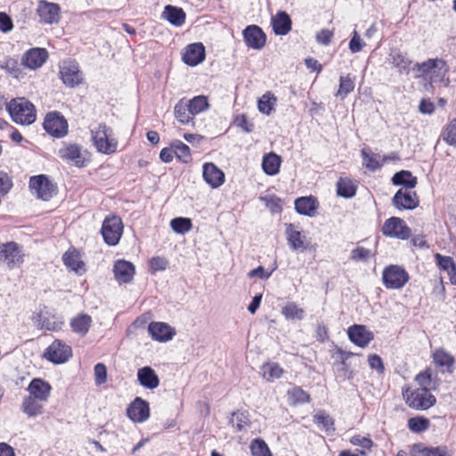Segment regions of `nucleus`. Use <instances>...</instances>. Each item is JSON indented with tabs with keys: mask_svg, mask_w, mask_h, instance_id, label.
I'll list each match as a JSON object with an SVG mask.
<instances>
[{
	"mask_svg": "<svg viewBox=\"0 0 456 456\" xmlns=\"http://www.w3.org/2000/svg\"><path fill=\"white\" fill-rule=\"evenodd\" d=\"M91 142L96 151L102 155H112L118 148V140L113 128L106 124H99L91 130Z\"/></svg>",
	"mask_w": 456,
	"mask_h": 456,
	"instance_id": "nucleus-1",
	"label": "nucleus"
},
{
	"mask_svg": "<svg viewBox=\"0 0 456 456\" xmlns=\"http://www.w3.org/2000/svg\"><path fill=\"white\" fill-rule=\"evenodd\" d=\"M209 108L208 99L205 95L195 96L189 101L180 100L174 108L175 118L183 125L193 124V116L206 111Z\"/></svg>",
	"mask_w": 456,
	"mask_h": 456,
	"instance_id": "nucleus-2",
	"label": "nucleus"
},
{
	"mask_svg": "<svg viewBox=\"0 0 456 456\" xmlns=\"http://www.w3.org/2000/svg\"><path fill=\"white\" fill-rule=\"evenodd\" d=\"M52 392V386L45 379H34L30 381V416L43 412V403H45Z\"/></svg>",
	"mask_w": 456,
	"mask_h": 456,
	"instance_id": "nucleus-3",
	"label": "nucleus"
},
{
	"mask_svg": "<svg viewBox=\"0 0 456 456\" xmlns=\"http://www.w3.org/2000/svg\"><path fill=\"white\" fill-rule=\"evenodd\" d=\"M58 156L68 164L78 168L86 167L91 161V153L77 143H65L58 151Z\"/></svg>",
	"mask_w": 456,
	"mask_h": 456,
	"instance_id": "nucleus-4",
	"label": "nucleus"
},
{
	"mask_svg": "<svg viewBox=\"0 0 456 456\" xmlns=\"http://www.w3.org/2000/svg\"><path fill=\"white\" fill-rule=\"evenodd\" d=\"M405 403L414 410H428L436 403L435 396L428 387H407L403 391Z\"/></svg>",
	"mask_w": 456,
	"mask_h": 456,
	"instance_id": "nucleus-5",
	"label": "nucleus"
},
{
	"mask_svg": "<svg viewBox=\"0 0 456 456\" xmlns=\"http://www.w3.org/2000/svg\"><path fill=\"white\" fill-rule=\"evenodd\" d=\"M59 77L70 88L77 87L84 82V75L78 63L74 60H64L59 66Z\"/></svg>",
	"mask_w": 456,
	"mask_h": 456,
	"instance_id": "nucleus-6",
	"label": "nucleus"
},
{
	"mask_svg": "<svg viewBox=\"0 0 456 456\" xmlns=\"http://www.w3.org/2000/svg\"><path fill=\"white\" fill-rule=\"evenodd\" d=\"M30 193L48 202L57 194V186L45 175H35L30 177Z\"/></svg>",
	"mask_w": 456,
	"mask_h": 456,
	"instance_id": "nucleus-7",
	"label": "nucleus"
},
{
	"mask_svg": "<svg viewBox=\"0 0 456 456\" xmlns=\"http://www.w3.org/2000/svg\"><path fill=\"white\" fill-rule=\"evenodd\" d=\"M36 16L44 25H55L61 20V10L58 4L40 0L36 8Z\"/></svg>",
	"mask_w": 456,
	"mask_h": 456,
	"instance_id": "nucleus-8",
	"label": "nucleus"
},
{
	"mask_svg": "<svg viewBox=\"0 0 456 456\" xmlns=\"http://www.w3.org/2000/svg\"><path fill=\"white\" fill-rule=\"evenodd\" d=\"M24 261L20 245L14 241L0 243V264L9 269L19 266Z\"/></svg>",
	"mask_w": 456,
	"mask_h": 456,
	"instance_id": "nucleus-9",
	"label": "nucleus"
},
{
	"mask_svg": "<svg viewBox=\"0 0 456 456\" xmlns=\"http://www.w3.org/2000/svg\"><path fill=\"white\" fill-rule=\"evenodd\" d=\"M416 67L422 76L433 82L443 80L447 73L446 64L441 59H429Z\"/></svg>",
	"mask_w": 456,
	"mask_h": 456,
	"instance_id": "nucleus-10",
	"label": "nucleus"
},
{
	"mask_svg": "<svg viewBox=\"0 0 456 456\" xmlns=\"http://www.w3.org/2000/svg\"><path fill=\"white\" fill-rule=\"evenodd\" d=\"M382 233L386 237L407 240L410 238L411 232L403 219L394 216L385 221L382 226Z\"/></svg>",
	"mask_w": 456,
	"mask_h": 456,
	"instance_id": "nucleus-11",
	"label": "nucleus"
},
{
	"mask_svg": "<svg viewBox=\"0 0 456 456\" xmlns=\"http://www.w3.org/2000/svg\"><path fill=\"white\" fill-rule=\"evenodd\" d=\"M123 224L119 217H107L102 226V234L105 242L110 246L117 245L121 238Z\"/></svg>",
	"mask_w": 456,
	"mask_h": 456,
	"instance_id": "nucleus-12",
	"label": "nucleus"
},
{
	"mask_svg": "<svg viewBox=\"0 0 456 456\" xmlns=\"http://www.w3.org/2000/svg\"><path fill=\"white\" fill-rule=\"evenodd\" d=\"M45 131L53 137L61 138L68 134V122L57 112H50L44 122Z\"/></svg>",
	"mask_w": 456,
	"mask_h": 456,
	"instance_id": "nucleus-13",
	"label": "nucleus"
},
{
	"mask_svg": "<svg viewBox=\"0 0 456 456\" xmlns=\"http://www.w3.org/2000/svg\"><path fill=\"white\" fill-rule=\"evenodd\" d=\"M71 355L72 350L70 346L59 340L53 341L44 353V357L55 364L66 362Z\"/></svg>",
	"mask_w": 456,
	"mask_h": 456,
	"instance_id": "nucleus-14",
	"label": "nucleus"
},
{
	"mask_svg": "<svg viewBox=\"0 0 456 456\" xmlns=\"http://www.w3.org/2000/svg\"><path fill=\"white\" fill-rule=\"evenodd\" d=\"M151 415L149 403L141 397L134 399L126 408V416L134 423H142Z\"/></svg>",
	"mask_w": 456,
	"mask_h": 456,
	"instance_id": "nucleus-15",
	"label": "nucleus"
},
{
	"mask_svg": "<svg viewBox=\"0 0 456 456\" xmlns=\"http://www.w3.org/2000/svg\"><path fill=\"white\" fill-rule=\"evenodd\" d=\"M408 280L407 273L395 265L389 266L383 272V281L387 289H401L407 283Z\"/></svg>",
	"mask_w": 456,
	"mask_h": 456,
	"instance_id": "nucleus-16",
	"label": "nucleus"
},
{
	"mask_svg": "<svg viewBox=\"0 0 456 456\" xmlns=\"http://www.w3.org/2000/svg\"><path fill=\"white\" fill-rule=\"evenodd\" d=\"M7 110L15 123L28 125V100L24 97L12 100Z\"/></svg>",
	"mask_w": 456,
	"mask_h": 456,
	"instance_id": "nucleus-17",
	"label": "nucleus"
},
{
	"mask_svg": "<svg viewBox=\"0 0 456 456\" xmlns=\"http://www.w3.org/2000/svg\"><path fill=\"white\" fill-rule=\"evenodd\" d=\"M287 241L291 249L295 251H304L307 248L308 241L304 234L297 226L292 224H287L285 228Z\"/></svg>",
	"mask_w": 456,
	"mask_h": 456,
	"instance_id": "nucleus-18",
	"label": "nucleus"
},
{
	"mask_svg": "<svg viewBox=\"0 0 456 456\" xmlns=\"http://www.w3.org/2000/svg\"><path fill=\"white\" fill-rule=\"evenodd\" d=\"M62 260L67 268L77 275H83L86 272V263L79 250L75 248H69L62 256Z\"/></svg>",
	"mask_w": 456,
	"mask_h": 456,
	"instance_id": "nucleus-19",
	"label": "nucleus"
},
{
	"mask_svg": "<svg viewBox=\"0 0 456 456\" xmlns=\"http://www.w3.org/2000/svg\"><path fill=\"white\" fill-rule=\"evenodd\" d=\"M148 332L152 339L165 343L171 340L175 335V330L169 324L162 322H152L148 326Z\"/></svg>",
	"mask_w": 456,
	"mask_h": 456,
	"instance_id": "nucleus-20",
	"label": "nucleus"
},
{
	"mask_svg": "<svg viewBox=\"0 0 456 456\" xmlns=\"http://www.w3.org/2000/svg\"><path fill=\"white\" fill-rule=\"evenodd\" d=\"M113 273L115 280L119 283H129L135 275V267L134 264L127 260H118L113 265Z\"/></svg>",
	"mask_w": 456,
	"mask_h": 456,
	"instance_id": "nucleus-21",
	"label": "nucleus"
},
{
	"mask_svg": "<svg viewBox=\"0 0 456 456\" xmlns=\"http://www.w3.org/2000/svg\"><path fill=\"white\" fill-rule=\"evenodd\" d=\"M202 175L204 181L212 188L221 187L225 181L224 173L214 163H206L202 167Z\"/></svg>",
	"mask_w": 456,
	"mask_h": 456,
	"instance_id": "nucleus-22",
	"label": "nucleus"
},
{
	"mask_svg": "<svg viewBox=\"0 0 456 456\" xmlns=\"http://www.w3.org/2000/svg\"><path fill=\"white\" fill-rule=\"evenodd\" d=\"M206 57L205 47L201 43L187 45L183 52V61L189 66L194 67L201 63Z\"/></svg>",
	"mask_w": 456,
	"mask_h": 456,
	"instance_id": "nucleus-23",
	"label": "nucleus"
},
{
	"mask_svg": "<svg viewBox=\"0 0 456 456\" xmlns=\"http://www.w3.org/2000/svg\"><path fill=\"white\" fill-rule=\"evenodd\" d=\"M247 45L252 49H261L265 45V35L257 26H248L243 31Z\"/></svg>",
	"mask_w": 456,
	"mask_h": 456,
	"instance_id": "nucleus-24",
	"label": "nucleus"
},
{
	"mask_svg": "<svg viewBox=\"0 0 456 456\" xmlns=\"http://www.w3.org/2000/svg\"><path fill=\"white\" fill-rule=\"evenodd\" d=\"M347 334L350 340L360 347L366 346L373 339V334L363 325L351 326Z\"/></svg>",
	"mask_w": 456,
	"mask_h": 456,
	"instance_id": "nucleus-25",
	"label": "nucleus"
},
{
	"mask_svg": "<svg viewBox=\"0 0 456 456\" xmlns=\"http://www.w3.org/2000/svg\"><path fill=\"white\" fill-rule=\"evenodd\" d=\"M393 202L399 209H414L418 204V197L414 191L399 190L394 196Z\"/></svg>",
	"mask_w": 456,
	"mask_h": 456,
	"instance_id": "nucleus-26",
	"label": "nucleus"
},
{
	"mask_svg": "<svg viewBox=\"0 0 456 456\" xmlns=\"http://www.w3.org/2000/svg\"><path fill=\"white\" fill-rule=\"evenodd\" d=\"M137 380L142 387L150 390L157 388L159 385L158 374L150 366L140 368L137 370Z\"/></svg>",
	"mask_w": 456,
	"mask_h": 456,
	"instance_id": "nucleus-27",
	"label": "nucleus"
},
{
	"mask_svg": "<svg viewBox=\"0 0 456 456\" xmlns=\"http://www.w3.org/2000/svg\"><path fill=\"white\" fill-rule=\"evenodd\" d=\"M318 208V200L314 196L300 197L295 200V209L299 215L313 217Z\"/></svg>",
	"mask_w": 456,
	"mask_h": 456,
	"instance_id": "nucleus-28",
	"label": "nucleus"
},
{
	"mask_svg": "<svg viewBox=\"0 0 456 456\" xmlns=\"http://www.w3.org/2000/svg\"><path fill=\"white\" fill-rule=\"evenodd\" d=\"M435 258L438 267L447 273L451 283L456 285V265L453 259L439 253L435 254Z\"/></svg>",
	"mask_w": 456,
	"mask_h": 456,
	"instance_id": "nucleus-29",
	"label": "nucleus"
},
{
	"mask_svg": "<svg viewBox=\"0 0 456 456\" xmlns=\"http://www.w3.org/2000/svg\"><path fill=\"white\" fill-rule=\"evenodd\" d=\"M273 28L277 35H286L291 29V20L285 12H277L272 19Z\"/></svg>",
	"mask_w": 456,
	"mask_h": 456,
	"instance_id": "nucleus-30",
	"label": "nucleus"
},
{
	"mask_svg": "<svg viewBox=\"0 0 456 456\" xmlns=\"http://www.w3.org/2000/svg\"><path fill=\"white\" fill-rule=\"evenodd\" d=\"M281 159L279 155L269 152L262 159L263 171L268 175H275L280 172Z\"/></svg>",
	"mask_w": 456,
	"mask_h": 456,
	"instance_id": "nucleus-31",
	"label": "nucleus"
},
{
	"mask_svg": "<svg viewBox=\"0 0 456 456\" xmlns=\"http://www.w3.org/2000/svg\"><path fill=\"white\" fill-rule=\"evenodd\" d=\"M163 18L175 26H181L184 22L185 13L181 8L167 5L162 14Z\"/></svg>",
	"mask_w": 456,
	"mask_h": 456,
	"instance_id": "nucleus-32",
	"label": "nucleus"
},
{
	"mask_svg": "<svg viewBox=\"0 0 456 456\" xmlns=\"http://www.w3.org/2000/svg\"><path fill=\"white\" fill-rule=\"evenodd\" d=\"M392 181L394 184L403 185L407 189H412L417 184V178L410 171H400L394 175Z\"/></svg>",
	"mask_w": 456,
	"mask_h": 456,
	"instance_id": "nucleus-33",
	"label": "nucleus"
},
{
	"mask_svg": "<svg viewBox=\"0 0 456 456\" xmlns=\"http://www.w3.org/2000/svg\"><path fill=\"white\" fill-rule=\"evenodd\" d=\"M49 54L45 48L36 47L30 49V69L42 67L48 60Z\"/></svg>",
	"mask_w": 456,
	"mask_h": 456,
	"instance_id": "nucleus-34",
	"label": "nucleus"
},
{
	"mask_svg": "<svg viewBox=\"0 0 456 456\" xmlns=\"http://www.w3.org/2000/svg\"><path fill=\"white\" fill-rule=\"evenodd\" d=\"M276 102L277 99L273 94L266 93L258 100V110L265 115H270L274 109Z\"/></svg>",
	"mask_w": 456,
	"mask_h": 456,
	"instance_id": "nucleus-35",
	"label": "nucleus"
},
{
	"mask_svg": "<svg viewBox=\"0 0 456 456\" xmlns=\"http://www.w3.org/2000/svg\"><path fill=\"white\" fill-rule=\"evenodd\" d=\"M172 231L177 234H184L192 229V222L187 217H175L170 221Z\"/></svg>",
	"mask_w": 456,
	"mask_h": 456,
	"instance_id": "nucleus-36",
	"label": "nucleus"
},
{
	"mask_svg": "<svg viewBox=\"0 0 456 456\" xmlns=\"http://www.w3.org/2000/svg\"><path fill=\"white\" fill-rule=\"evenodd\" d=\"M288 402L291 405H297L300 403H308L310 401V395L299 387H294L287 393Z\"/></svg>",
	"mask_w": 456,
	"mask_h": 456,
	"instance_id": "nucleus-37",
	"label": "nucleus"
},
{
	"mask_svg": "<svg viewBox=\"0 0 456 456\" xmlns=\"http://www.w3.org/2000/svg\"><path fill=\"white\" fill-rule=\"evenodd\" d=\"M338 195L344 198H351L355 194V186L348 178H340L337 183Z\"/></svg>",
	"mask_w": 456,
	"mask_h": 456,
	"instance_id": "nucleus-38",
	"label": "nucleus"
},
{
	"mask_svg": "<svg viewBox=\"0 0 456 456\" xmlns=\"http://www.w3.org/2000/svg\"><path fill=\"white\" fill-rule=\"evenodd\" d=\"M91 317L86 314H80L75 317L71 322V326L74 331L81 334H86L91 326Z\"/></svg>",
	"mask_w": 456,
	"mask_h": 456,
	"instance_id": "nucleus-39",
	"label": "nucleus"
},
{
	"mask_svg": "<svg viewBox=\"0 0 456 456\" xmlns=\"http://www.w3.org/2000/svg\"><path fill=\"white\" fill-rule=\"evenodd\" d=\"M263 377L266 380L280 379L283 375L282 368L277 363H265L262 366Z\"/></svg>",
	"mask_w": 456,
	"mask_h": 456,
	"instance_id": "nucleus-40",
	"label": "nucleus"
},
{
	"mask_svg": "<svg viewBox=\"0 0 456 456\" xmlns=\"http://www.w3.org/2000/svg\"><path fill=\"white\" fill-rule=\"evenodd\" d=\"M304 313V310L294 303H289L281 309V314L287 320H302Z\"/></svg>",
	"mask_w": 456,
	"mask_h": 456,
	"instance_id": "nucleus-41",
	"label": "nucleus"
},
{
	"mask_svg": "<svg viewBox=\"0 0 456 456\" xmlns=\"http://www.w3.org/2000/svg\"><path fill=\"white\" fill-rule=\"evenodd\" d=\"M252 456H273L267 444L260 438L254 439L250 444Z\"/></svg>",
	"mask_w": 456,
	"mask_h": 456,
	"instance_id": "nucleus-42",
	"label": "nucleus"
},
{
	"mask_svg": "<svg viewBox=\"0 0 456 456\" xmlns=\"http://www.w3.org/2000/svg\"><path fill=\"white\" fill-rule=\"evenodd\" d=\"M433 359L437 366L445 367L447 370H450L454 362L453 357L442 349L436 350L434 353Z\"/></svg>",
	"mask_w": 456,
	"mask_h": 456,
	"instance_id": "nucleus-43",
	"label": "nucleus"
},
{
	"mask_svg": "<svg viewBox=\"0 0 456 456\" xmlns=\"http://www.w3.org/2000/svg\"><path fill=\"white\" fill-rule=\"evenodd\" d=\"M442 137L448 145L456 147V118L446 125Z\"/></svg>",
	"mask_w": 456,
	"mask_h": 456,
	"instance_id": "nucleus-44",
	"label": "nucleus"
},
{
	"mask_svg": "<svg viewBox=\"0 0 456 456\" xmlns=\"http://www.w3.org/2000/svg\"><path fill=\"white\" fill-rule=\"evenodd\" d=\"M172 148H174L175 155L181 161L187 163L191 159L190 148L182 142L181 141H175L172 143Z\"/></svg>",
	"mask_w": 456,
	"mask_h": 456,
	"instance_id": "nucleus-45",
	"label": "nucleus"
},
{
	"mask_svg": "<svg viewBox=\"0 0 456 456\" xmlns=\"http://www.w3.org/2000/svg\"><path fill=\"white\" fill-rule=\"evenodd\" d=\"M429 427V420L424 417H414L408 420V428L414 433H420Z\"/></svg>",
	"mask_w": 456,
	"mask_h": 456,
	"instance_id": "nucleus-46",
	"label": "nucleus"
},
{
	"mask_svg": "<svg viewBox=\"0 0 456 456\" xmlns=\"http://www.w3.org/2000/svg\"><path fill=\"white\" fill-rule=\"evenodd\" d=\"M314 420L319 426H322L327 433H331L335 429L332 419L324 412H318L314 415Z\"/></svg>",
	"mask_w": 456,
	"mask_h": 456,
	"instance_id": "nucleus-47",
	"label": "nucleus"
},
{
	"mask_svg": "<svg viewBox=\"0 0 456 456\" xmlns=\"http://www.w3.org/2000/svg\"><path fill=\"white\" fill-rule=\"evenodd\" d=\"M354 88V85L353 80L349 77H341L339 88L337 92V96L340 98H345L349 93H351Z\"/></svg>",
	"mask_w": 456,
	"mask_h": 456,
	"instance_id": "nucleus-48",
	"label": "nucleus"
},
{
	"mask_svg": "<svg viewBox=\"0 0 456 456\" xmlns=\"http://www.w3.org/2000/svg\"><path fill=\"white\" fill-rule=\"evenodd\" d=\"M231 422L237 431H242L249 426L248 416L244 412H234Z\"/></svg>",
	"mask_w": 456,
	"mask_h": 456,
	"instance_id": "nucleus-49",
	"label": "nucleus"
},
{
	"mask_svg": "<svg viewBox=\"0 0 456 456\" xmlns=\"http://www.w3.org/2000/svg\"><path fill=\"white\" fill-rule=\"evenodd\" d=\"M168 261L164 256H154L149 261V268L151 273L162 272L167 267Z\"/></svg>",
	"mask_w": 456,
	"mask_h": 456,
	"instance_id": "nucleus-50",
	"label": "nucleus"
},
{
	"mask_svg": "<svg viewBox=\"0 0 456 456\" xmlns=\"http://www.w3.org/2000/svg\"><path fill=\"white\" fill-rule=\"evenodd\" d=\"M94 379L96 385H102L107 380V368L103 363H97L94 366Z\"/></svg>",
	"mask_w": 456,
	"mask_h": 456,
	"instance_id": "nucleus-51",
	"label": "nucleus"
},
{
	"mask_svg": "<svg viewBox=\"0 0 456 456\" xmlns=\"http://www.w3.org/2000/svg\"><path fill=\"white\" fill-rule=\"evenodd\" d=\"M12 187V179L4 172H0V194L6 195Z\"/></svg>",
	"mask_w": 456,
	"mask_h": 456,
	"instance_id": "nucleus-52",
	"label": "nucleus"
},
{
	"mask_svg": "<svg viewBox=\"0 0 456 456\" xmlns=\"http://www.w3.org/2000/svg\"><path fill=\"white\" fill-rule=\"evenodd\" d=\"M350 443L353 445L360 446L364 449H370L372 447V442L370 438L361 436H354L350 439Z\"/></svg>",
	"mask_w": 456,
	"mask_h": 456,
	"instance_id": "nucleus-53",
	"label": "nucleus"
},
{
	"mask_svg": "<svg viewBox=\"0 0 456 456\" xmlns=\"http://www.w3.org/2000/svg\"><path fill=\"white\" fill-rule=\"evenodd\" d=\"M364 46L359 34L354 31L352 39L349 42V49L353 53H359Z\"/></svg>",
	"mask_w": 456,
	"mask_h": 456,
	"instance_id": "nucleus-54",
	"label": "nucleus"
},
{
	"mask_svg": "<svg viewBox=\"0 0 456 456\" xmlns=\"http://www.w3.org/2000/svg\"><path fill=\"white\" fill-rule=\"evenodd\" d=\"M13 24L11 17L5 12H0V30L4 33L12 29Z\"/></svg>",
	"mask_w": 456,
	"mask_h": 456,
	"instance_id": "nucleus-55",
	"label": "nucleus"
},
{
	"mask_svg": "<svg viewBox=\"0 0 456 456\" xmlns=\"http://www.w3.org/2000/svg\"><path fill=\"white\" fill-rule=\"evenodd\" d=\"M415 382L419 387H427L431 382V373L429 370H425L418 374L415 378Z\"/></svg>",
	"mask_w": 456,
	"mask_h": 456,
	"instance_id": "nucleus-56",
	"label": "nucleus"
},
{
	"mask_svg": "<svg viewBox=\"0 0 456 456\" xmlns=\"http://www.w3.org/2000/svg\"><path fill=\"white\" fill-rule=\"evenodd\" d=\"M234 124L246 133H250L253 130V125L248 122L245 115L237 116Z\"/></svg>",
	"mask_w": 456,
	"mask_h": 456,
	"instance_id": "nucleus-57",
	"label": "nucleus"
},
{
	"mask_svg": "<svg viewBox=\"0 0 456 456\" xmlns=\"http://www.w3.org/2000/svg\"><path fill=\"white\" fill-rule=\"evenodd\" d=\"M368 362L371 369L376 370L378 372L382 373L384 366L381 358L377 354H370L368 357Z\"/></svg>",
	"mask_w": 456,
	"mask_h": 456,
	"instance_id": "nucleus-58",
	"label": "nucleus"
},
{
	"mask_svg": "<svg viewBox=\"0 0 456 456\" xmlns=\"http://www.w3.org/2000/svg\"><path fill=\"white\" fill-rule=\"evenodd\" d=\"M433 448H428L421 444H416L411 451V456H432Z\"/></svg>",
	"mask_w": 456,
	"mask_h": 456,
	"instance_id": "nucleus-59",
	"label": "nucleus"
},
{
	"mask_svg": "<svg viewBox=\"0 0 456 456\" xmlns=\"http://www.w3.org/2000/svg\"><path fill=\"white\" fill-rule=\"evenodd\" d=\"M362 155L364 157V166L370 170H376L377 168L379 167V161L376 158L367 155L363 151Z\"/></svg>",
	"mask_w": 456,
	"mask_h": 456,
	"instance_id": "nucleus-60",
	"label": "nucleus"
},
{
	"mask_svg": "<svg viewBox=\"0 0 456 456\" xmlns=\"http://www.w3.org/2000/svg\"><path fill=\"white\" fill-rule=\"evenodd\" d=\"M332 37H333V31L329 30V29H323L316 35V40L320 44L327 45L330 43Z\"/></svg>",
	"mask_w": 456,
	"mask_h": 456,
	"instance_id": "nucleus-61",
	"label": "nucleus"
},
{
	"mask_svg": "<svg viewBox=\"0 0 456 456\" xmlns=\"http://www.w3.org/2000/svg\"><path fill=\"white\" fill-rule=\"evenodd\" d=\"M248 275L250 278L259 277L266 280L270 277L271 273L266 272L263 266H258L257 268L251 270Z\"/></svg>",
	"mask_w": 456,
	"mask_h": 456,
	"instance_id": "nucleus-62",
	"label": "nucleus"
},
{
	"mask_svg": "<svg viewBox=\"0 0 456 456\" xmlns=\"http://www.w3.org/2000/svg\"><path fill=\"white\" fill-rule=\"evenodd\" d=\"M419 110L423 114H432L434 112V104L428 100H422L419 103Z\"/></svg>",
	"mask_w": 456,
	"mask_h": 456,
	"instance_id": "nucleus-63",
	"label": "nucleus"
},
{
	"mask_svg": "<svg viewBox=\"0 0 456 456\" xmlns=\"http://www.w3.org/2000/svg\"><path fill=\"white\" fill-rule=\"evenodd\" d=\"M175 155L174 148H164L161 150L159 158L162 161L168 163L173 160Z\"/></svg>",
	"mask_w": 456,
	"mask_h": 456,
	"instance_id": "nucleus-64",
	"label": "nucleus"
}]
</instances>
